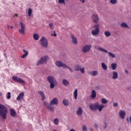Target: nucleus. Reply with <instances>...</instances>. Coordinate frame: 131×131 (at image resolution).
<instances>
[{
  "mask_svg": "<svg viewBox=\"0 0 131 131\" xmlns=\"http://www.w3.org/2000/svg\"><path fill=\"white\" fill-rule=\"evenodd\" d=\"M58 103V100L56 98H54L50 102V104L47 103V102H44V105L50 111L54 112V108L52 105H57Z\"/></svg>",
  "mask_w": 131,
  "mask_h": 131,
  "instance_id": "1",
  "label": "nucleus"
},
{
  "mask_svg": "<svg viewBox=\"0 0 131 131\" xmlns=\"http://www.w3.org/2000/svg\"><path fill=\"white\" fill-rule=\"evenodd\" d=\"M7 113L8 110L7 108L5 106L0 104V115L5 120L7 118Z\"/></svg>",
  "mask_w": 131,
  "mask_h": 131,
  "instance_id": "2",
  "label": "nucleus"
},
{
  "mask_svg": "<svg viewBox=\"0 0 131 131\" xmlns=\"http://www.w3.org/2000/svg\"><path fill=\"white\" fill-rule=\"evenodd\" d=\"M48 81L50 83V88L53 89L57 84L56 80H55L54 77L50 76L48 77Z\"/></svg>",
  "mask_w": 131,
  "mask_h": 131,
  "instance_id": "3",
  "label": "nucleus"
},
{
  "mask_svg": "<svg viewBox=\"0 0 131 131\" xmlns=\"http://www.w3.org/2000/svg\"><path fill=\"white\" fill-rule=\"evenodd\" d=\"M94 28L95 29L93 30L92 31V34L93 36H96L99 34V24H97L94 25Z\"/></svg>",
  "mask_w": 131,
  "mask_h": 131,
  "instance_id": "4",
  "label": "nucleus"
},
{
  "mask_svg": "<svg viewBox=\"0 0 131 131\" xmlns=\"http://www.w3.org/2000/svg\"><path fill=\"white\" fill-rule=\"evenodd\" d=\"M48 59V56H43L40 58V60H38V63H37V66L42 64H46Z\"/></svg>",
  "mask_w": 131,
  "mask_h": 131,
  "instance_id": "5",
  "label": "nucleus"
},
{
  "mask_svg": "<svg viewBox=\"0 0 131 131\" xmlns=\"http://www.w3.org/2000/svg\"><path fill=\"white\" fill-rule=\"evenodd\" d=\"M12 79L16 82L19 83L21 84H25V81L20 78L19 77H17V76H13L12 77Z\"/></svg>",
  "mask_w": 131,
  "mask_h": 131,
  "instance_id": "6",
  "label": "nucleus"
},
{
  "mask_svg": "<svg viewBox=\"0 0 131 131\" xmlns=\"http://www.w3.org/2000/svg\"><path fill=\"white\" fill-rule=\"evenodd\" d=\"M20 25L21 26V28L18 30V32L22 35H25V25L24 23L20 22Z\"/></svg>",
  "mask_w": 131,
  "mask_h": 131,
  "instance_id": "7",
  "label": "nucleus"
},
{
  "mask_svg": "<svg viewBox=\"0 0 131 131\" xmlns=\"http://www.w3.org/2000/svg\"><path fill=\"white\" fill-rule=\"evenodd\" d=\"M98 49L101 51V52H103L104 53L108 54V56H111L113 58H115L116 55L115 54H113V53L108 52V51L105 49L102 48V47H98Z\"/></svg>",
  "mask_w": 131,
  "mask_h": 131,
  "instance_id": "8",
  "label": "nucleus"
},
{
  "mask_svg": "<svg viewBox=\"0 0 131 131\" xmlns=\"http://www.w3.org/2000/svg\"><path fill=\"white\" fill-rule=\"evenodd\" d=\"M40 41L41 42V45L43 47L47 48L48 47V41L45 37H42V38L40 39Z\"/></svg>",
  "mask_w": 131,
  "mask_h": 131,
  "instance_id": "9",
  "label": "nucleus"
},
{
  "mask_svg": "<svg viewBox=\"0 0 131 131\" xmlns=\"http://www.w3.org/2000/svg\"><path fill=\"white\" fill-rule=\"evenodd\" d=\"M99 106L100 104L98 103H96L95 104H91L90 105V108L92 111H97Z\"/></svg>",
  "mask_w": 131,
  "mask_h": 131,
  "instance_id": "10",
  "label": "nucleus"
},
{
  "mask_svg": "<svg viewBox=\"0 0 131 131\" xmlns=\"http://www.w3.org/2000/svg\"><path fill=\"white\" fill-rule=\"evenodd\" d=\"M91 48L92 46L91 45H86L83 47L82 51L84 53H87L90 51Z\"/></svg>",
  "mask_w": 131,
  "mask_h": 131,
  "instance_id": "11",
  "label": "nucleus"
},
{
  "mask_svg": "<svg viewBox=\"0 0 131 131\" xmlns=\"http://www.w3.org/2000/svg\"><path fill=\"white\" fill-rule=\"evenodd\" d=\"M92 19L93 21V22L95 24L98 23L99 21V18L98 16V14H93L92 16Z\"/></svg>",
  "mask_w": 131,
  "mask_h": 131,
  "instance_id": "12",
  "label": "nucleus"
},
{
  "mask_svg": "<svg viewBox=\"0 0 131 131\" xmlns=\"http://www.w3.org/2000/svg\"><path fill=\"white\" fill-rule=\"evenodd\" d=\"M56 64L58 67H62L63 69H66V67H67V66L65 63H63L61 61L57 60L56 62Z\"/></svg>",
  "mask_w": 131,
  "mask_h": 131,
  "instance_id": "13",
  "label": "nucleus"
},
{
  "mask_svg": "<svg viewBox=\"0 0 131 131\" xmlns=\"http://www.w3.org/2000/svg\"><path fill=\"white\" fill-rule=\"evenodd\" d=\"M126 113L124 111H120L119 112V116H120V117L122 119H124L125 117Z\"/></svg>",
  "mask_w": 131,
  "mask_h": 131,
  "instance_id": "14",
  "label": "nucleus"
},
{
  "mask_svg": "<svg viewBox=\"0 0 131 131\" xmlns=\"http://www.w3.org/2000/svg\"><path fill=\"white\" fill-rule=\"evenodd\" d=\"M118 74L117 72H115V71L113 72V77H112L113 79L116 80L118 78Z\"/></svg>",
  "mask_w": 131,
  "mask_h": 131,
  "instance_id": "15",
  "label": "nucleus"
},
{
  "mask_svg": "<svg viewBox=\"0 0 131 131\" xmlns=\"http://www.w3.org/2000/svg\"><path fill=\"white\" fill-rule=\"evenodd\" d=\"M38 93L41 96V100L44 101L46 99L45 93H43L42 91H38Z\"/></svg>",
  "mask_w": 131,
  "mask_h": 131,
  "instance_id": "16",
  "label": "nucleus"
},
{
  "mask_svg": "<svg viewBox=\"0 0 131 131\" xmlns=\"http://www.w3.org/2000/svg\"><path fill=\"white\" fill-rule=\"evenodd\" d=\"M71 37L72 38L73 43L75 45H77V39L76 37H75L73 34H72L71 35Z\"/></svg>",
  "mask_w": 131,
  "mask_h": 131,
  "instance_id": "17",
  "label": "nucleus"
},
{
  "mask_svg": "<svg viewBox=\"0 0 131 131\" xmlns=\"http://www.w3.org/2000/svg\"><path fill=\"white\" fill-rule=\"evenodd\" d=\"M24 96V92H22L21 93H20V94H19V96L17 97V100H21L23 97Z\"/></svg>",
  "mask_w": 131,
  "mask_h": 131,
  "instance_id": "18",
  "label": "nucleus"
},
{
  "mask_svg": "<svg viewBox=\"0 0 131 131\" xmlns=\"http://www.w3.org/2000/svg\"><path fill=\"white\" fill-rule=\"evenodd\" d=\"M83 113V110L82 109L81 107H79L78 110V111H77V114L78 115V116H81L82 115Z\"/></svg>",
  "mask_w": 131,
  "mask_h": 131,
  "instance_id": "19",
  "label": "nucleus"
},
{
  "mask_svg": "<svg viewBox=\"0 0 131 131\" xmlns=\"http://www.w3.org/2000/svg\"><path fill=\"white\" fill-rule=\"evenodd\" d=\"M63 84L65 86H67L68 85H69L70 83L67 80H66V79H63L62 81Z\"/></svg>",
  "mask_w": 131,
  "mask_h": 131,
  "instance_id": "20",
  "label": "nucleus"
},
{
  "mask_svg": "<svg viewBox=\"0 0 131 131\" xmlns=\"http://www.w3.org/2000/svg\"><path fill=\"white\" fill-rule=\"evenodd\" d=\"M33 38L35 40H38V39H39V36L38 34L34 33L33 34Z\"/></svg>",
  "mask_w": 131,
  "mask_h": 131,
  "instance_id": "21",
  "label": "nucleus"
},
{
  "mask_svg": "<svg viewBox=\"0 0 131 131\" xmlns=\"http://www.w3.org/2000/svg\"><path fill=\"white\" fill-rule=\"evenodd\" d=\"M89 74L91 75L95 76L98 75V72H97V71H93V72H90Z\"/></svg>",
  "mask_w": 131,
  "mask_h": 131,
  "instance_id": "22",
  "label": "nucleus"
},
{
  "mask_svg": "<svg viewBox=\"0 0 131 131\" xmlns=\"http://www.w3.org/2000/svg\"><path fill=\"white\" fill-rule=\"evenodd\" d=\"M74 96L75 99L77 100V96H78V90H77V89H75V90L74 91Z\"/></svg>",
  "mask_w": 131,
  "mask_h": 131,
  "instance_id": "23",
  "label": "nucleus"
},
{
  "mask_svg": "<svg viewBox=\"0 0 131 131\" xmlns=\"http://www.w3.org/2000/svg\"><path fill=\"white\" fill-rule=\"evenodd\" d=\"M97 96L96 92L95 90H92V98H95Z\"/></svg>",
  "mask_w": 131,
  "mask_h": 131,
  "instance_id": "24",
  "label": "nucleus"
},
{
  "mask_svg": "<svg viewBox=\"0 0 131 131\" xmlns=\"http://www.w3.org/2000/svg\"><path fill=\"white\" fill-rule=\"evenodd\" d=\"M10 112H11V115L12 116V117H15L16 116V112L13 110V109H11L10 110Z\"/></svg>",
  "mask_w": 131,
  "mask_h": 131,
  "instance_id": "25",
  "label": "nucleus"
},
{
  "mask_svg": "<svg viewBox=\"0 0 131 131\" xmlns=\"http://www.w3.org/2000/svg\"><path fill=\"white\" fill-rule=\"evenodd\" d=\"M101 67H102V69L104 70H107V67L106 66L105 63L104 62H101Z\"/></svg>",
  "mask_w": 131,
  "mask_h": 131,
  "instance_id": "26",
  "label": "nucleus"
},
{
  "mask_svg": "<svg viewBox=\"0 0 131 131\" xmlns=\"http://www.w3.org/2000/svg\"><path fill=\"white\" fill-rule=\"evenodd\" d=\"M121 27H122L123 28H129L128 25L125 23H122L121 24Z\"/></svg>",
  "mask_w": 131,
  "mask_h": 131,
  "instance_id": "27",
  "label": "nucleus"
},
{
  "mask_svg": "<svg viewBox=\"0 0 131 131\" xmlns=\"http://www.w3.org/2000/svg\"><path fill=\"white\" fill-rule=\"evenodd\" d=\"M104 35L106 36V37H110L111 35V33L110 31H106L104 32Z\"/></svg>",
  "mask_w": 131,
  "mask_h": 131,
  "instance_id": "28",
  "label": "nucleus"
},
{
  "mask_svg": "<svg viewBox=\"0 0 131 131\" xmlns=\"http://www.w3.org/2000/svg\"><path fill=\"white\" fill-rule=\"evenodd\" d=\"M81 68V67L80 66H79L78 64H77V66H76L75 67V71H80Z\"/></svg>",
  "mask_w": 131,
  "mask_h": 131,
  "instance_id": "29",
  "label": "nucleus"
},
{
  "mask_svg": "<svg viewBox=\"0 0 131 131\" xmlns=\"http://www.w3.org/2000/svg\"><path fill=\"white\" fill-rule=\"evenodd\" d=\"M62 102H63V104H64V105H65L66 106H67L69 104V103L68 101L66 99H64L63 100Z\"/></svg>",
  "mask_w": 131,
  "mask_h": 131,
  "instance_id": "30",
  "label": "nucleus"
},
{
  "mask_svg": "<svg viewBox=\"0 0 131 131\" xmlns=\"http://www.w3.org/2000/svg\"><path fill=\"white\" fill-rule=\"evenodd\" d=\"M117 66V63H112V65H111V66L112 67V69H113V70H115L116 69Z\"/></svg>",
  "mask_w": 131,
  "mask_h": 131,
  "instance_id": "31",
  "label": "nucleus"
},
{
  "mask_svg": "<svg viewBox=\"0 0 131 131\" xmlns=\"http://www.w3.org/2000/svg\"><path fill=\"white\" fill-rule=\"evenodd\" d=\"M110 3L113 5H115L117 3V0H110Z\"/></svg>",
  "mask_w": 131,
  "mask_h": 131,
  "instance_id": "32",
  "label": "nucleus"
},
{
  "mask_svg": "<svg viewBox=\"0 0 131 131\" xmlns=\"http://www.w3.org/2000/svg\"><path fill=\"white\" fill-rule=\"evenodd\" d=\"M32 13V10L31 8H29V10H28V15L29 17L31 16Z\"/></svg>",
  "mask_w": 131,
  "mask_h": 131,
  "instance_id": "33",
  "label": "nucleus"
},
{
  "mask_svg": "<svg viewBox=\"0 0 131 131\" xmlns=\"http://www.w3.org/2000/svg\"><path fill=\"white\" fill-rule=\"evenodd\" d=\"M108 102V101L104 98H103L102 99H101V103H102V104H106Z\"/></svg>",
  "mask_w": 131,
  "mask_h": 131,
  "instance_id": "34",
  "label": "nucleus"
},
{
  "mask_svg": "<svg viewBox=\"0 0 131 131\" xmlns=\"http://www.w3.org/2000/svg\"><path fill=\"white\" fill-rule=\"evenodd\" d=\"M54 124L58 125L59 124V120L57 118H55L54 121Z\"/></svg>",
  "mask_w": 131,
  "mask_h": 131,
  "instance_id": "35",
  "label": "nucleus"
},
{
  "mask_svg": "<svg viewBox=\"0 0 131 131\" xmlns=\"http://www.w3.org/2000/svg\"><path fill=\"white\" fill-rule=\"evenodd\" d=\"M7 99H10L11 98V93L10 92H8L7 95Z\"/></svg>",
  "mask_w": 131,
  "mask_h": 131,
  "instance_id": "36",
  "label": "nucleus"
},
{
  "mask_svg": "<svg viewBox=\"0 0 131 131\" xmlns=\"http://www.w3.org/2000/svg\"><path fill=\"white\" fill-rule=\"evenodd\" d=\"M104 108V105H101L100 106V105L99 106V107H98V110H99V112H101L102 109Z\"/></svg>",
  "mask_w": 131,
  "mask_h": 131,
  "instance_id": "37",
  "label": "nucleus"
},
{
  "mask_svg": "<svg viewBox=\"0 0 131 131\" xmlns=\"http://www.w3.org/2000/svg\"><path fill=\"white\" fill-rule=\"evenodd\" d=\"M58 2L59 4H63L64 5H66L64 0H58Z\"/></svg>",
  "mask_w": 131,
  "mask_h": 131,
  "instance_id": "38",
  "label": "nucleus"
},
{
  "mask_svg": "<svg viewBox=\"0 0 131 131\" xmlns=\"http://www.w3.org/2000/svg\"><path fill=\"white\" fill-rule=\"evenodd\" d=\"M28 56V53H25L24 54H23V55H22L21 56V58H25L26 56Z\"/></svg>",
  "mask_w": 131,
  "mask_h": 131,
  "instance_id": "39",
  "label": "nucleus"
},
{
  "mask_svg": "<svg viewBox=\"0 0 131 131\" xmlns=\"http://www.w3.org/2000/svg\"><path fill=\"white\" fill-rule=\"evenodd\" d=\"M82 129H83V131H87L88 130V128L85 125L83 126Z\"/></svg>",
  "mask_w": 131,
  "mask_h": 131,
  "instance_id": "40",
  "label": "nucleus"
},
{
  "mask_svg": "<svg viewBox=\"0 0 131 131\" xmlns=\"http://www.w3.org/2000/svg\"><path fill=\"white\" fill-rule=\"evenodd\" d=\"M65 68H67L68 69H69L70 71L72 73L73 72V70L71 69V68H69V67H68V66H67V67H65Z\"/></svg>",
  "mask_w": 131,
  "mask_h": 131,
  "instance_id": "41",
  "label": "nucleus"
},
{
  "mask_svg": "<svg viewBox=\"0 0 131 131\" xmlns=\"http://www.w3.org/2000/svg\"><path fill=\"white\" fill-rule=\"evenodd\" d=\"M80 71V72L84 74V68H83V69H80V70H79Z\"/></svg>",
  "mask_w": 131,
  "mask_h": 131,
  "instance_id": "42",
  "label": "nucleus"
},
{
  "mask_svg": "<svg viewBox=\"0 0 131 131\" xmlns=\"http://www.w3.org/2000/svg\"><path fill=\"white\" fill-rule=\"evenodd\" d=\"M53 24L52 23L49 24V27L51 29H53Z\"/></svg>",
  "mask_w": 131,
  "mask_h": 131,
  "instance_id": "43",
  "label": "nucleus"
},
{
  "mask_svg": "<svg viewBox=\"0 0 131 131\" xmlns=\"http://www.w3.org/2000/svg\"><path fill=\"white\" fill-rule=\"evenodd\" d=\"M23 52H24V53H25V54H26V53H27V55H28L29 52L26 49H23Z\"/></svg>",
  "mask_w": 131,
  "mask_h": 131,
  "instance_id": "44",
  "label": "nucleus"
},
{
  "mask_svg": "<svg viewBox=\"0 0 131 131\" xmlns=\"http://www.w3.org/2000/svg\"><path fill=\"white\" fill-rule=\"evenodd\" d=\"M113 106H115V107H118V104L117 103H114Z\"/></svg>",
  "mask_w": 131,
  "mask_h": 131,
  "instance_id": "45",
  "label": "nucleus"
},
{
  "mask_svg": "<svg viewBox=\"0 0 131 131\" xmlns=\"http://www.w3.org/2000/svg\"><path fill=\"white\" fill-rule=\"evenodd\" d=\"M127 90L131 91V86L127 87Z\"/></svg>",
  "mask_w": 131,
  "mask_h": 131,
  "instance_id": "46",
  "label": "nucleus"
},
{
  "mask_svg": "<svg viewBox=\"0 0 131 131\" xmlns=\"http://www.w3.org/2000/svg\"><path fill=\"white\" fill-rule=\"evenodd\" d=\"M94 126H95V128H98V125H97V124H95V125H94Z\"/></svg>",
  "mask_w": 131,
  "mask_h": 131,
  "instance_id": "47",
  "label": "nucleus"
},
{
  "mask_svg": "<svg viewBox=\"0 0 131 131\" xmlns=\"http://www.w3.org/2000/svg\"><path fill=\"white\" fill-rule=\"evenodd\" d=\"M125 73L128 74V71H127V70H125Z\"/></svg>",
  "mask_w": 131,
  "mask_h": 131,
  "instance_id": "48",
  "label": "nucleus"
},
{
  "mask_svg": "<svg viewBox=\"0 0 131 131\" xmlns=\"http://www.w3.org/2000/svg\"><path fill=\"white\" fill-rule=\"evenodd\" d=\"M104 124H105V125H104V129H105L107 127V124L106 123L104 122Z\"/></svg>",
  "mask_w": 131,
  "mask_h": 131,
  "instance_id": "49",
  "label": "nucleus"
},
{
  "mask_svg": "<svg viewBox=\"0 0 131 131\" xmlns=\"http://www.w3.org/2000/svg\"><path fill=\"white\" fill-rule=\"evenodd\" d=\"M81 2H82V3H84L85 1L84 0H80Z\"/></svg>",
  "mask_w": 131,
  "mask_h": 131,
  "instance_id": "50",
  "label": "nucleus"
},
{
  "mask_svg": "<svg viewBox=\"0 0 131 131\" xmlns=\"http://www.w3.org/2000/svg\"><path fill=\"white\" fill-rule=\"evenodd\" d=\"M10 28L11 29H13V26H10Z\"/></svg>",
  "mask_w": 131,
  "mask_h": 131,
  "instance_id": "51",
  "label": "nucleus"
},
{
  "mask_svg": "<svg viewBox=\"0 0 131 131\" xmlns=\"http://www.w3.org/2000/svg\"><path fill=\"white\" fill-rule=\"evenodd\" d=\"M54 36L56 37L57 36L56 34V33H54Z\"/></svg>",
  "mask_w": 131,
  "mask_h": 131,
  "instance_id": "52",
  "label": "nucleus"
},
{
  "mask_svg": "<svg viewBox=\"0 0 131 131\" xmlns=\"http://www.w3.org/2000/svg\"><path fill=\"white\" fill-rule=\"evenodd\" d=\"M70 131H75V130L74 129H72Z\"/></svg>",
  "mask_w": 131,
  "mask_h": 131,
  "instance_id": "53",
  "label": "nucleus"
},
{
  "mask_svg": "<svg viewBox=\"0 0 131 131\" xmlns=\"http://www.w3.org/2000/svg\"><path fill=\"white\" fill-rule=\"evenodd\" d=\"M130 123H131V116L129 118Z\"/></svg>",
  "mask_w": 131,
  "mask_h": 131,
  "instance_id": "54",
  "label": "nucleus"
},
{
  "mask_svg": "<svg viewBox=\"0 0 131 131\" xmlns=\"http://www.w3.org/2000/svg\"><path fill=\"white\" fill-rule=\"evenodd\" d=\"M91 131H94L93 129L91 128Z\"/></svg>",
  "mask_w": 131,
  "mask_h": 131,
  "instance_id": "55",
  "label": "nucleus"
},
{
  "mask_svg": "<svg viewBox=\"0 0 131 131\" xmlns=\"http://www.w3.org/2000/svg\"><path fill=\"white\" fill-rule=\"evenodd\" d=\"M9 28H10V27L9 25H8V28L9 29Z\"/></svg>",
  "mask_w": 131,
  "mask_h": 131,
  "instance_id": "56",
  "label": "nucleus"
},
{
  "mask_svg": "<svg viewBox=\"0 0 131 131\" xmlns=\"http://www.w3.org/2000/svg\"><path fill=\"white\" fill-rule=\"evenodd\" d=\"M127 121H128V122H129V119H128H128H127Z\"/></svg>",
  "mask_w": 131,
  "mask_h": 131,
  "instance_id": "57",
  "label": "nucleus"
},
{
  "mask_svg": "<svg viewBox=\"0 0 131 131\" xmlns=\"http://www.w3.org/2000/svg\"><path fill=\"white\" fill-rule=\"evenodd\" d=\"M53 131H57L56 130H53Z\"/></svg>",
  "mask_w": 131,
  "mask_h": 131,
  "instance_id": "58",
  "label": "nucleus"
},
{
  "mask_svg": "<svg viewBox=\"0 0 131 131\" xmlns=\"http://www.w3.org/2000/svg\"><path fill=\"white\" fill-rule=\"evenodd\" d=\"M4 55H5V56H6V54H5V53Z\"/></svg>",
  "mask_w": 131,
  "mask_h": 131,
  "instance_id": "59",
  "label": "nucleus"
},
{
  "mask_svg": "<svg viewBox=\"0 0 131 131\" xmlns=\"http://www.w3.org/2000/svg\"><path fill=\"white\" fill-rule=\"evenodd\" d=\"M68 0H66V1H68Z\"/></svg>",
  "mask_w": 131,
  "mask_h": 131,
  "instance_id": "60",
  "label": "nucleus"
},
{
  "mask_svg": "<svg viewBox=\"0 0 131 131\" xmlns=\"http://www.w3.org/2000/svg\"><path fill=\"white\" fill-rule=\"evenodd\" d=\"M0 131H2L1 130H0Z\"/></svg>",
  "mask_w": 131,
  "mask_h": 131,
  "instance_id": "61",
  "label": "nucleus"
}]
</instances>
